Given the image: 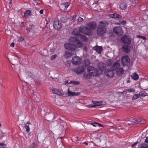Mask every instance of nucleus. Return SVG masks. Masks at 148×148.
I'll return each mask as SVG.
<instances>
[{"mask_svg": "<svg viewBox=\"0 0 148 148\" xmlns=\"http://www.w3.org/2000/svg\"><path fill=\"white\" fill-rule=\"evenodd\" d=\"M108 25V23L106 21H100L97 29V32L98 35L101 36H103L104 34L106 32V27Z\"/></svg>", "mask_w": 148, "mask_h": 148, "instance_id": "3", "label": "nucleus"}, {"mask_svg": "<svg viewBox=\"0 0 148 148\" xmlns=\"http://www.w3.org/2000/svg\"><path fill=\"white\" fill-rule=\"evenodd\" d=\"M30 148H34V147H30Z\"/></svg>", "mask_w": 148, "mask_h": 148, "instance_id": "64", "label": "nucleus"}, {"mask_svg": "<svg viewBox=\"0 0 148 148\" xmlns=\"http://www.w3.org/2000/svg\"><path fill=\"white\" fill-rule=\"evenodd\" d=\"M54 80L56 81H57L58 80V79L57 78H54Z\"/></svg>", "mask_w": 148, "mask_h": 148, "instance_id": "60", "label": "nucleus"}, {"mask_svg": "<svg viewBox=\"0 0 148 148\" xmlns=\"http://www.w3.org/2000/svg\"><path fill=\"white\" fill-rule=\"evenodd\" d=\"M117 65H112L111 69H106L105 70V75L108 77H112L114 74V69H114L116 67Z\"/></svg>", "mask_w": 148, "mask_h": 148, "instance_id": "5", "label": "nucleus"}, {"mask_svg": "<svg viewBox=\"0 0 148 148\" xmlns=\"http://www.w3.org/2000/svg\"><path fill=\"white\" fill-rule=\"evenodd\" d=\"M73 53L68 51L65 52V54H64V56L66 59H68L69 58H71L73 56Z\"/></svg>", "mask_w": 148, "mask_h": 148, "instance_id": "20", "label": "nucleus"}, {"mask_svg": "<svg viewBox=\"0 0 148 148\" xmlns=\"http://www.w3.org/2000/svg\"><path fill=\"white\" fill-rule=\"evenodd\" d=\"M83 20V19L81 17H79L78 18V19H77V21L78 22H81Z\"/></svg>", "mask_w": 148, "mask_h": 148, "instance_id": "39", "label": "nucleus"}, {"mask_svg": "<svg viewBox=\"0 0 148 148\" xmlns=\"http://www.w3.org/2000/svg\"><path fill=\"white\" fill-rule=\"evenodd\" d=\"M121 62L123 65H127L130 62V59L127 55L123 56L121 59Z\"/></svg>", "mask_w": 148, "mask_h": 148, "instance_id": "10", "label": "nucleus"}, {"mask_svg": "<svg viewBox=\"0 0 148 148\" xmlns=\"http://www.w3.org/2000/svg\"><path fill=\"white\" fill-rule=\"evenodd\" d=\"M74 84L78 85L80 84V82L78 81H70L69 83V84Z\"/></svg>", "mask_w": 148, "mask_h": 148, "instance_id": "34", "label": "nucleus"}, {"mask_svg": "<svg viewBox=\"0 0 148 148\" xmlns=\"http://www.w3.org/2000/svg\"><path fill=\"white\" fill-rule=\"evenodd\" d=\"M85 61L87 62L88 63V64H90V61L89 60L87 59L85 60Z\"/></svg>", "mask_w": 148, "mask_h": 148, "instance_id": "49", "label": "nucleus"}, {"mask_svg": "<svg viewBox=\"0 0 148 148\" xmlns=\"http://www.w3.org/2000/svg\"><path fill=\"white\" fill-rule=\"evenodd\" d=\"M131 77L133 79L136 80L138 79L139 77L138 74L134 73L132 74Z\"/></svg>", "mask_w": 148, "mask_h": 148, "instance_id": "27", "label": "nucleus"}, {"mask_svg": "<svg viewBox=\"0 0 148 148\" xmlns=\"http://www.w3.org/2000/svg\"><path fill=\"white\" fill-rule=\"evenodd\" d=\"M97 124H98V123H91V125L94 127H96L97 126Z\"/></svg>", "mask_w": 148, "mask_h": 148, "instance_id": "43", "label": "nucleus"}, {"mask_svg": "<svg viewBox=\"0 0 148 148\" xmlns=\"http://www.w3.org/2000/svg\"><path fill=\"white\" fill-rule=\"evenodd\" d=\"M24 127L26 129V132H28V125H25Z\"/></svg>", "mask_w": 148, "mask_h": 148, "instance_id": "44", "label": "nucleus"}, {"mask_svg": "<svg viewBox=\"0 0 148 148\" xmlns=\"http://www.w3.org/2000/svg\"><path fill=\"white\" fill-rule=\"evenodd\" d=\"M85 143L86 145H88V143H86L85 142V143Z\"/></svg>", "mask_w": 148, "mask_h": 148, "instance_id": "62", "label": "nucleus"}, {"mask_svg": "<svg viewBox=\"0 0 148 148\" xmlns=\"http://www.w3.org/2000/svg\"><path fill=\"white\" fill-rule=\"evenodd\" d=\"M98 2H99V1H95V3H94V4H97L98 3Z\"/></svg>", "mask_w": 148, "mask_h": 148, "instance_id": "57", "label": "nucleus"}, {"mask_svg": "<svg viewBox=\"0 0 148 148\" xmlns=\"http://www.w3.org/2000/svg\"><path fill=\"white\" fill-rule=\"evenodd\" d=\"M69 5V4L68 2H66L61 5L62 7L64 8L65 10H66Z\"/></svg>", "mask_w": 148, "mask_h": 148, "instance_id": "28", "label": "nucleus"}, {"mask_svg": "<svg viewBox=\"0 0 148 148\" xmlns=\"http://www.w3.org/2000/svg\"><path fill=\"white\" fill-rule=\"evenodd\" d=\"M4 134L3 133H2V134H1V136L2 137H4Z\"/></svg>", "mask_w": 148, "mask_h": 148, "instance_id": "55", "label": "nucleus"}, {"mask_svg": "<svg viewBox=\"0 0 148 148\" xmlns=\"http://www.w3.org/2000/svg\"><path fill=\"white\" fill-rule=\"evenodd\" d=\"M139 94L134 95L132 97V99L133 100H135L140 97Z\"/></svg>", "mask_w": 148, "mask_h": 148, "instance_id": "32", "label": "nucleus"}, {"mask_svg": "<svg viewBox=\"0 0 148 148\" xmlns=\"http://www.w3.org/2000/svg\"><path fill=\"white\" fill-rule=\"evenodd\" d=\"M93 49L95 50L99 54H101L103 50V48L101 46H97L93 47Z\"/></svg>", "mask_w": 148, "mask_h": 148, "instance_id": "17", "label": "nucleus"}, {"mask_svg": "<svg viewBox=\"0 0 148 148\" xmlns=\"http://www.w3.org/2000/svg\"><path fill=\"white\" fill-rule=\"evenodd\" d=\"M87 25L89 28L90 30H94L96 28L97 24L95 22H92L88 23Z\"/></svg>", "mask_w": 148, "mask_h": 148, "instance_id": "11", "label": "nucleus"}, {"mask_svg": "<svg viewBox=\"0 0 148 148\" xmlns=\"http://www.w3.org/2000/svg\"><path fill=\"white\" fill-rule=\"evenodd\" d=\"M105 68L104 66H99V67L97 69L92 66L87 68V71L90 73L92 76H97L102 74Z\"/></svg>", "mask_w": 148, "mask_h": 148, "instance_id": "2", "label": "nucleus"}, {"mask_svg": "<svg viewBox=\"0 0 148 148\" xmlns=\"http://www.w3.org/2000/svg\"><path fill=\"white\" fill-rule=\"evenodd\" d=\"M135 90L133 88L128 89H125L124 90L121 92V93L122 94H124L126 93L127 92H134Z\"/></svg>", "mask_w": 148, "mask_h": 148, "instance_id": "21", "label": "nucleus"}, {"mask_svg": "<svg viewBox=\"0 0 148 148\" xmlns=\"http://www.w3.org/2000/svg\"><path fill=\"white\" fill-rule=\"evenodd\" d=\"M80 33L89 36L91 35L92 34V33L90 31V29L86 27H80Z\"/></svg>", "mask_w": 148, "mask_h": 148, "instance_id": "8", "label": "nucleus"}, {"mask_svg": "<svg viewBox=\"0 0 148 148\" xmlns=\"http://www.w3.org/2000/svg\"><path fill=\"white\" fill-rule=\"evenodd\" d=\"M53 26L56 29H60L61 27V25L59 23V22L58 19H55L54 22Z\"/></svg>", "mask_w": 148, "mask_h": 148, "instance_id": "12", "label": "nucleus"}, {"mask_svg": "<svg viewBox=\"0 0 148 148\" xmlns=\"http://www.w3.org/2000/svg\"><path fill=\"white\" fill-rule=\"evenodd\" d=\"M138 142H136L134 144H133L132 145V147H134L135 145H136V144H137L138 143Z\"/></svg>", "mask_w": 148, "mask_h": 148, "instance_id": "45", "label": "nucleus"}, {"mask_svg": "<svg viewBox=\"0 0 148 148\" xmlns=\"http://www.w3.org/2000/svg\"><path fill=\"white\" fill-rule=\"evenodd\" d=\"M82 62V58L77 56L73 57L71 60L72 63L74 65H80Z\"/></svg>", "mask_w": 148, "mask_h": 148, "instance_id": "6", "label": "nucleus"}, {"mask_svg": "<svg viewBox=\"0 0 148 148\" xmlns=\"http://www.w3.org/2000/svg\"><path fill=\"white\" fill-rule=\"evenodd\" d=\"M68 95L69 96H77L79 95L80 94V92H72L70 91L69 89V88L68 90Z\"/></svg>", "mask_w": 148, "mask_h": 148, "instance_id": "19", "label": "nucleus"}, {"mask_svg": "<svg viewBox=\"0 0 148 148\" xmlns=\"http://www.w3.org/2000/svg\"><path fill=\"white\" fill-rule=\"evenodd\" d=\"M132 121L134 123H136L137 124H140L141 122V120L140 119L136 120L135 119L132 120Z\"/></svg>", "mask_w": 148, "mask_h": 148, "instance_id": "33", "label": "nucleus"}, {"mask_svg": "<svg viewBox=\"0 0 148 148\" xmlns=\"http://www.w3.org/2000/svg\"><path fill=\"white\" fill-rule=\"evenodd\" d=\"M28 76H29V77L30 78H31L33 79L36 82V83L37 85H39L40 84V79H38L34 78V76L32 73H29V74H28Z\"/></svg>", "mask_w": 148, "mask_h": 148, "instance_id": "18", "label": "nucleus"}, {"mask_svg": "<svg viewBox=\"0 0 148 148\" xmlns=\"http://www.w3.org/2000/svg\"><path fill=\"white\" fill-rule=\"evenodd\" d=\"M113 65H120L119 64V63H115L114 64H113Z\"/></svg>", "mask_w": 148, "mask_h": 148, "instance_id": "59", "label": "nucleus"}, {"mask_svg": "<svg viewBox=\"0 0 148 148\" xmlns=\"http://www.w3.org/2000/svg\"><path fill=\"white\" fill-rule=\"evenodd\" d=\"M85 68L83 65H79V66L73 68H71L70 65H69L68 69L71 71H73L79 75H81L83 73L85 70Z\"/></svg>", "mask_w": 148, "mask_h": 148, "instance_id": "4", "label": "nucleus"}, {"mask_svg": "<svg viewBox=\"0 0 148 148\" xmlns=\"http://www.w3.org/2000/svg\"><path fill=\"white\" fill-rule=\"evenodd\" d=\"M20 26L21 27H23L24 26V22H22L21 23V24L20 25Z\"/></svg>", "mask_w": 148, "mask_h": 148, "instance_id": "53", "label": "nucleus"}, {"mask_svg": "<svg viewBox=\"0 0 148 148\" xmlns=\"http://www.w3.org/2000/svg\"><path fill=\"white\" fill-rule=\"evenodd\" d=\"M139 95L140 97H144L147 95V93L144 91H142L139 93Z\"/></svg>", "mask_w": 148, "mask_h": 148, "instance_id": "29", "label": "nucleus"}, {"mask_svg": "<svg viewBox=\"0 0 148 148\" xmlns=\"http://www.w3.org/2000/svg\"><path fill=\"white\" fill-rule=\"evenodd\" d=\"M138 148H148V143L140 144L138 146Z\"/></svg>", "mask_w": 148, "mask_h": 148, "instance_id": "26", "label": "nucleus"}, {"mask_svg": "<svg viewBox=\"0 0 148 148\" xmlns=\"http://www.w3.org/2000/svg\"><path fill=\"white\" fill-rule=\"evenodd\" d=\"M79 36H80V38L82 41H86L87 40L88 38L85 36L82 35H80V34Z\"/></svg>", "mask_w": 148, "mask_h": 148, "instance_id": "30", "label": "nucleus"}, {"mask_svg": "<svg viewBox=\"0 0 148 148\" xmlns=\"http://www.w3.org/2000/svg\"><path fill=\"white\" fill-rule=\"evenodd\" d=\"M120 7L122 10H125L127 7V5L125 2H122L120 4Z\"/></svg>", "mask_w": 148, "mask_h": 148, "instance_id": "25", "label": "nucleus"}, {"mask_svg": "<svg viewBox=\"0 0 148 148\" xmlns=\"http://www.w3.org/2000/svg\"><path fill=\"white\" fill-rule=\"evenodd\" d=\"M102 101H92L93 104H95V106H99L103 104Z\"/></svg>", "mask_w": 148, "mask_h": 148, "instance_id": "24", "label": "nucleus"}, {"mask_svg": "<svg viewBox=\"0 0 148 148\" xmlns=\"http://www.w3.org/2000/svg\"><path fill=\"white\" fill-rule=\"evenodd\" d=\"M137 36L138 38H141L145 40H146V38L145 36H142L140 35H138Z\"/></svg>", "mask_w": 148, "mask_h": 148, "instance_id": "36", "label": "nucleus"}, {"mask_svg": "<svg viewBox=\"0 0 148 148\" xmlns=\"http://www.w3.org/2000/svg\"><path fill=\"white\" fill-rule=\"evenodd\" d=\"M13 66H12V68L13 69H14H14H15L16 68V67H15V66L16 65H12Z\"/></svg>", "mask_w": 148, "mask_h": 148, "instance_id": "56", "label": "nucleus"}, {"mask_svg": "<svg viewBox=\"0 0 148 148\" xmlns=\"http://www.w3.org/2000/svg\"><path fill=\"white\" fill-rule=\"evenodd\" d=\"M121 40L122 42L125 45H129L131 42L130 37L126 35H124L121 38Z\"/></svg>", "mask_w": 148, "mask_h": 148, "instance_id": "7", "label": "nucleus"}, {"mask_svg": "<svg viewBox=\"0 0 148 148\" xmlns=\"http://www.w3.org/2000/svg\"><path fill=\"white\" fill-rule=\"evenodd\" d=\"M25 87H24L23 88V89L24 90L25 89Z\"/></svg>", "mask_w": 148, "mask_h": 148, "instance_id": "63", "label": "nucleus"}, {"mask_svg": "<svg viewBox=\"0 0 148 148\" xmlns=\"http://www.w3.org/2000/svg\"><path fill=\"white\" fill-rule=\"evenodd\" d=\"M83 76L85 79L87 80L91 79L92 77V75L90 72H85L83 75Z\"/></svg>", "mask_w": 148, "mask_h": 148, "instance_id": "15", "label": "nucleus"}, {"mask_svg": "<svg viewBox=\"0 0 148 148\" xmlns=\"http://www.w3.org/2000/svg\"><path fill=\"white\" fill-rule=\"evenodd\" d=\"M28 16V10H27L24 13V16L26 17Z\"/></svg>", "mask_w": 148, "mask_h": 148, "instance_id": "40", "label": "nucleus"}, {"mask_svg": "<svg viewBox=\"0 0 148 148\" xmlns=\"http://www.w3.org/2000/svg\"><path fill=\"white\" fill-rule=\"evenodd\" d=\"M69 41L70 43H66L64 44V47L67 50L74 51L77 48H81L83 46V44L80 40H77L76 37L69 38Z\"/></svg>", "mask_w": 148, "mask_h": 148, "instance_id": "1", "label": "nucleus"}, {"mask_svg": "<svg viewBox=\"0 0 148 148\" xmlns=\"http://www.w3.org/2000/svg\"><path fill=\"white\" fill-rule=\"evenodd\" d=\"M57 55L56 54H55L52 55L51 57V60H54L56 57Z\"/></svg>", "mask_w": 148, "mask_h": 148, "instance_id": "38", "label": "nucleus"}, {"mask_svg": "<svg viewBox=\"0 0 148 148\" xmlns=\"http://www.w3.org/2000/svg\"><path fill=\"white\" fill-rule=\"evenodd\" d=\"M4 145H5V144L3 143H0V145L1 146H3Z\"/></svg>", "mask_w": 148, "mask_h": 148, "instance_id": "54", "label": "nucleus"}, {"mask_svg": "<svg viewBox=\"0 0 148 148\" xmlns=\"http://www.w3.org/2000/svg\"><path fill=\"white\" fill-rule=\"evenodd\" d=\"M35 26L32 23L29 24V28H28V32L30 31V30L34 29L35 28Z\"/></svg>", "mask_w": 148, "mask_h": 148, "instance_id": "31", "label": "nucleus"}, {"mask_svg": "<svg viewBox=\"0 0 148 148\" xmlns=\"http://www.w3.org/2000/svg\"><path fill=\"white\" fill-rule=\"evenodd\" d=\"M68 83L69 84V81L68 80H66V81H65L64 82V84H67Z\"/></svg>", "mask_w": 148, "mask_h": 148, "instance_id": "50", "label": "nucleus"}, {"mask_svg": "<svg viewBox=\"0 0 148 148\" xmlns=\"http://www.w3.org/2000/svg\"><path fill=\"white\" fill-rule=\"evenodd\" d=\"M145 141L146 143H148V137H146L145 139Z\"/></svg>", "mask_w": 148, "mask_h": 148, "instance_id": "47", "label": "nucleus"}, {"mask_svg": "<svg viewBox=\"0 0 148 148\" xmlns=\"http://www.w3.org/2000/svg\"><path fill=\"white\" fill-rule=\"evenodd\" d=\"M0 148H8L6 147H0Z\"/></svg>", "mask_w": 148, "mask_h": 148, "instance_id": "61", "label": "nucleus"}, {"mask_svg": "<svg viewBox=\"0 0 148 148\" xmlns=\"http://www.w3.org/2000/svg\"><path fill=\"white\" fill-rule=\"evenodd\" d=\"M88 107L89 108H92V107H95V104H90L88 105Z\"/></svg>", "mask_w": 148, "mask_h": 148, "instance_id": "42", "label": "nucleus"}, {"mask_svg": "<svg viewBox=\"0 0 148 148\" xmlns=\"http://www.w3.org/2000/svg\"><path fill=\"white\" fill-rule=\"evenodd\" d=\"M27 97H26V98H25L24 100L23 103V105H26L27 103Z\"/></svg>", "mask_w": 148, "mask_h": 148, "instance_id": "37", "label": "nucleus"}, {"mask_svg": "<svg viewBox=\"0 0 148 148\" xmlns=\"http://www.w3.org/2000/svg\"><path fill=\"white\" fill-rule=\"evenodd\" d=\"M28 16H29L31 15V11L29 10H28Z\"/></svg>", "mask_w": 148, "mask_h": 148, "instance_id": "52", "label": "nucleus"}, {"mask_svg": "<svg viewBox=\"0 0 148 148\" xmlns=\"http://www.w3.org/2000/svg\"><path fill=\"white\" fill-rule=\"evenodd\" d=\"M97 125H99V126L101 127H102L103 126V125L100 124L98 123V124H97Z\"/></svg>", "mask_w": 148, "mask_h": 148, "instance_id": "58", "label": "nucleus"}, {"mask_svg": "<svg viewBox=\"0 0 148 148\" xmlns=\"http://www.w3.org/2000/svg\"><path fill=\"white\" fill-rule=\"evenodd\" d=\"M50 90L53 93L57 94L58 95L62 96L63 95L62 93L58 89L55 88H52L51 89H50Z\"/></svg>", "mask_w": 148, "mask_h": 148, "instance_id": "16", "label": "nucleus"}, {"mask_svg": "<svg viewBox=\"0 0 148 148\" xmlns=\"http://www.w3.org/2000/svg\"><path fill=\"white\" fill-rule=\"evenodd\" d=\"M116 73L118 75H120L123 74L124 73V70L122 68H120L116 69Z\"/></svg>", "mask_w": 148, "mask_h": 148, "instance_id": "22", "label": "nucleus"}, {"mask_svg": "<svg viewBox=\"0 0 148 148\" xmlns=\"http://www.w3.org/2000/svg\"><path fill=\"white\" fill-rule=\"evenodd\" d=\"M108 61L110 62V65H111L112 64V63L111 62V59L108 60Z\"/></svg>", "mask_w": 148, "mask_h": 148, "instance_id": "51", "label": "nucleus"}, {"mask_svg": "<svg viewBox=\"0 0 148 148\" xmlns=\"http://www.w3.org/2000/svg\"><path fill=\"white\" fill-rule=\"evenodd\" d=\"M24 40V39L22 37H20L19 39L18 40V41L19 42H21L22 41Z\"/></svg>", "mask_w": 148, "mask_h": 148, "instance_id": "41", "label": "nucleus"}, {"mask_svg": "<svg viewBox=\"0 0 148 148\" xmlns=\"http://www.w3.org/2000/svg\"><path fill=\"white\" fill-rule=\"evenodd\" d=\"M116 23L119 25H124L126 24V22L125 21L123 20L122 21L120 22L119 23Z\"/></svg>", "mask_w": 148, "mask_h": 148, "instance_id": "35", "label": "nucleus"}, {"mask_svg": "<svg viewBox=\"0 0 148 148\" xmlns=\"http://www.w3.org/2000/svg\"><path fill=\"white\" fill-rule=\"evenodd\" d=\"M109 15L110 17L111 18H122V16L119 14H110Z\"/></svg>", "mask_w": 148, "mask_h": 148, "instance_id": "23", "label": "nucleus"}, {"mask_svg": "<svg viewBox=\"0 0 148 148\" xmlns=\"http://www.w3.org/2000/svg\"><path fill=\"white\" fill-rule=\"evenodd\" d=\"M80 27L79 28H76L74 29L72 32V34L73 35L77 36L80 35Z\"/></svg>", "mask_w": 148, "mask_h": 148, "instance_id": "13", "label": "nucleus"}, {"mask_svg": "<svg viewBox=\"0 0 148 148\" xmlns=\"http://www.w3.org/2000/svg\"><path fill=\"white\" fill-rule=\"evenodd\" d=\"M130 47L129 45H125L122 46V50L125 52L128 53L130 51Z\"/></svg>", "mask_w": 148, "mask_h": 148, "instance_id": "14", "label": "nucleus"}, {"mask_svg": "<svg viewBox=\"0 0 148 148\" xmlns=\"http://www.w3.org/2000/svg\"><path fill=\"white\" fill-rule=\"evenodd\" d=\"M113 32L119 36L123 35V31L122 28L120 27H116L113 29Z\"/></svg>", "mask_w": 148, "mask_h": 148, "instance_id": "9", "label": "nucleus"}, {"mask_svg": "<svg viewBox=\"0 0 148 148\" xmlns=\"http://www.w3.org/2000/svg\"><path fill=\"white\" fill-rule=\"evenodd\" d=\"M10 46H11V47H14V42H12V43L10 45Z\"/></svg>", "mask_w": 148, "mask_h": 148, "instance_id": "46", "label": "nucleus"}, {"mask_svg": "<svg viewBox=\"0 0 148 148\" xmlns=\"http://www.w3.org/2000/svg\"><path fill=\"white\" fill-rule=\"evenodd\" d=\"M43 10H41L40 11V14H42L43 13Z\"/></svg>", "mask_w": 148, "mask_h": 148, "instance_id": "48", "label": "nucleus"}]
</instances>
